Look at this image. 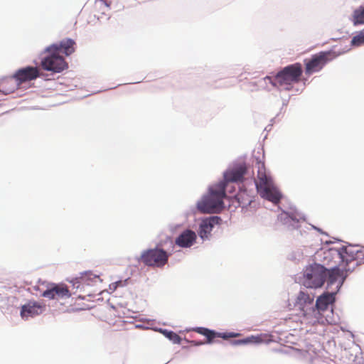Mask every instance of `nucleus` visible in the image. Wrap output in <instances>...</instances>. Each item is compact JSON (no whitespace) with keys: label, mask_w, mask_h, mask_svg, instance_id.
Instances as JSON below:
<instances>
[{"label":"nucleus","mask_w":364,"mask_h":364,"mask_svg":"<svg viewBox=\"0 0 364 364\" xmlns=\"http://www.w3.org/2000/svg\"><path fill=\"white\" fill-rule=\"evenodd\" d=\"M302 75V67L299 63L288 65L272 78L267 77L272 85L281 90H291L294 85L299 82Z\"/></svg>","instance_id":"obj_5"},{"label":"nucleus","mask_w":364,"mask_h":364,"mask_svg":"<svg viewBox=\"0 0 364 364\" xmlns=\"http://www.w3.org/2000/svg\"><path fill=\"white\" fill-rule=\"evenodd\" d=\"M19 87L20 85L14 75L0 79V92L4 95L13 93Z\"/></svg>","instance_id":"obj_16"},{"label":"nucleus","mask_w":364,"mask_h":364,"mask_svg":"<svg viewBox=\"0 0 364 364\" xmlns=\"http://www.w3.org/2000/svg\"><path fill=\"white\" fill-rule=\"evenodd\" d=\"M45 309V304L36 301H29L21 306V316L23 319L33 318L43 314Z\"/></svg>","instance_id":"obj_13"},{"label":"nucleus","mask_w":364,"mask_h":364,"mask_svg":"<svg viewBox=\"0 0 364 364\" xmlns=\"http://www.w3.org/2000/svg\"><path fill=\"white\" fill-rule=\"evenodd\" d=\"M262 342V338L261 336H251L248 337L245 339L242 340H237L232 342L233 345H241V344H246L249 343H259Z\"/></svg>","instance_id":"obj_22"},{"label":"nucleus","mask_w":364,"mask_h":364,"mask_svg":"<svg viewBox=\"0 0 364 364\" xmlns=\"http://www.w3.org/2000/svg\"><path fill=\"white\" fill-rule=\"evenodd\" d=\"M359 259L364 260V251L357 250L351 245L323 251V263L333 267L330 274L331 282L338 278H346L348 273L358 265Z\"/></svg>","instance_id":"obj_1"},{"label":"nucleus","mask_w":364,"mask_h":364,"mask_svg":"<svg viewBox=\"0 0 364 364\" xmlns=\"http://www.w3.org/2000/svg\"><path fill=\"white\" fill-rule=\"evenodd\" d=\"M193 331L196 332L206 338V341H191L194 346H201L205 343H213L215 342V339L217 338H222L223 339H228L230 338L236 337L237 333H218L213 330L208 329L204 327H196L193 328Z\"/></svg>","instance_id":"obj_11"},{"label":"nucleus","mask_w":364,"mask_h":364,"mask_svg":"<svg viewBox=\"0 0 364 364\" xmlns=\"http://www.w3.org/2000/svg\"><path fill=\"white\" fill-rule=\"evenodd\" d=\"M225 197V184L218 183L209 188L208 193L198 203L197 208L202 213H220L224 208Z\"/></svg>","instance_id":"obj_3"},{"label":"nucleus","mask_w":364,"mask_h":364,"mask_svg":"<svg viewBox=\"0 0 364 364\" xmlns=\"http://www.w3.org/2000/svg\"><path fill=\"white\" fill-rule=\"evenodd\" d=\"M164 335L171 341L173 343L180 344L181 342V337L176 333L171 331L165 330L163 331Z\"/></svg>","instance_id":"obj_24"},{"label":"nucleus","mask_w":364,"mask_h":364,"mask_svg":"<svg viewBox=\"0 0 364 364\" xmlns=\"http://www.w3.org/2000/svg\"><path fill=\"white\" fill-rule=\"evenodd\" d=\"M338 56V54L332 50L321 51L313 55L311 58L304 60L306 75H311L319 72L328 62Z\"/></svg>","instance_id":"obj_9"},{"label":"nucleus","mask_w":364,"mask_h":364,"mask_svg":"<svg viewBox=\"0 0 364 364\" xmlns=\"http://www.w3.org/2000/svg\"><path fill=\"white\" fill-rule=\"evenodd\" d=\"M364 44V28L361 30L357 35L353 37L351 45L353 46H360Z\"/></svg>","instance_id":"obj_23"},{"label":"nucleus","mask_w":364,"mask_h":364,"mask_svg":"<svg viewBox=\"0 0 364 364\" xmlns=\"http://www.w3.org/2000/svg\"><path fill=\"white\" fill-rule=\"evenodd\" d=\"M323 252L322 253V262H323ZM333 267L323 263L322 265L307 269L304 275L303 285L306 288L321 287L327 279L328 285H331L338 282V287H341L346 278H338L334 282H331L330 274Z\"/></svg>","instance_id":"obj_4"},{"label":"nucleus","mask_w":364,"mask_h":364,"mask_svg":"<svg viewBox=\"0 0 364 364\" xmlns=\"http://www.w3.org/2000/svg\"><path fill=\"white\" fill-rule=\"evenodd\" d=\"M257 181L256 187L259 195L274 203L281 199V194L274 186L272 178L266 173L264 163L257 161Z\"/></svg>","instance_id":"obj_6"},{"label":"nucleus","mask_w":364,"mask_h":364,"mask_svg":"<svg viewBox=\"0 0 364 364\" xmlns=\"http://www.w3.org/2000/svg\"><path fill=\"white\" fill-rule=\"evenodd\" d=\"M104 3H105V4L107 6H108V7L109 6V4H108L107 1H105Z\"/></svg>","instance_id":"obj_25"},{"label":"nucleus","mask_w":364,"mask_h":364,"mask_svg":"<svg viewBox=\"0 0 364 364\" xmlns=\"http://www.w3.org/2000/svg\"><path fill=\"white\" fill-rule=\"evenodd\" d=\"M196 240V233L190 230L183 231L176 240V244L181 247H189Z\"/></svg>","instance_id":"obj_17"},{"label":"nucleus","mask_w":364,"mask_h":364,"mask_svg":"<svg viewBox=\"0 0 364 364\" xmlns=\"http://www.w3.org/2000/svg\"><path fill=\"white\" fill-rule=\"evenodd\" d=\"M353 23L363 24L364 23V6H360L356 9L353 13Z\"/></svg>","instance_id":"obj_21"},{"label":"nucleus","mask_w":364,"mask_h":364,"mask_svg":"<svg viewBox=\"0 0 364 364\" xmlns=\"http://www.w3.org/2000/svg\"><path fill=\"white\" fill-rule=\"evenodd\" d=\"M335 301L334 294L324 293L318 296L315 306L311 309L312 316L309 321L310 326L317 323L323 325L333 324L336 323L334 318L333 304Z\"/></svg>","instance_id":"obj_2"},{"label":"nucleus","mask_w":364,"mask_h":364,"mask_svg":"<svg viewBox=\"0 0 364 364\" xmlns=\"http://www.w3.org/2000/svg\"><path fill=\"white\" fill-rule=\"evenodd\" d=\"M68 287L64 284H52L42 293V296L49 299H62L70 297Z\"/></svg>","instance_id":"obj_12"},{"label":"nucleus","mask_w":364,"mask_h":364,"mask_svg":"<svg viewBox=\"0 0 364 364\" xmlns=\"http://www.w3.org/2000/svg\"><path fill=\"white\" fill-rule=\"evenodd\" d=\"M169 256L170 254L162 248H150L141 252L138 262L145 266L162 268L168 263Z\"/></svg>","instance_id":"obj_8"},{"label":"nucleus","mask_w":364,"mask_h":364,"mask_svg":"<svg viewBox=\"0 0 364 364\" xmlns=\"http://www.w3.org/2000/svg\"><path fill=\"white\" fill-rule=\"evenodd\" d=\"M45 53L46 55L41 61V66L44 70L59 73L68 68L67 62L57 53L56 47L48 46L46 48Z\"/></svg>","instance_id":"obj_7"},{"label":"nucleus","mask_w":364,"mask_h":364,"mask_svg":"<svg viewBox=\"0 0 364 364\" xmlns=\"http://www.w3.org/2000/svg\"><path fill=\"white\" fill-rule=\"evenodd\" d=\"M75 41L68 38L61 41L59 43L53 44L50 46L56 47L58 53H64L68 56L75 52Z\"/></svg>","instance_id":"obj_19"},{"label":"nucleus","mask_w":364,"mask_h":364,"mask_svg":"<svg viewBox=\"0 0 364 364\" xmlns=\"http://www.w3.org/2000/svg\"><path fill=\"white\" fill-rule=\"evenodd\" d=\"M236 198L240 206L242 208L250 205L252 202V196L246 191H240L237 195Z\"/></svg>","instance_id":"obj_20"},{"label":"nucleus","mask_w":364,"mask_h":364,"mask_svg":"<svg viewBox=\"0 0 364 364\" xmlns=\"http://www.w3.org/2000/svg\"><path fill=\"white\" fill-rule=\"evenodd\" d=\"M221 219L218 216H212L202 220L200 225L199 235L202 239L208 238L215 225L218 224Z\"/></svg>","instance_id":"obj_15"},{"label":"nucleus","mask_w":364,"mask_h":364,"mask_svg":"<svg viewBox=\"0 0 364 364\" xmlns=\"http://www.w3.org/2000/svg\"><path fill=\"white\" fill-rule=\"evenodd\" d=\"M314 296L308 293L300 291L297 295L296 304L299 306L302 314L301 323L309 325V321L312 316L311 309H314Z\"/></svg>","instance_id":"obj_10"},{"label":"nucleus","mask_w":364,"mask_h":364,"mask_svg":"<svg viewBox=\"0 0 364 364\" xmlns=\"http://www.w3.org/2000/svg\"><path fill=\"white\" fill-rule=\"evenodd\" d=\"M14 75L21 86L24 82L38 78L40 76V71L37 67L27 66L17 70Z\"/></svg>","instance_id":"obj_14"},{"label":"nucleus","mask_w":364,"mask_h":364,"mask_svg":"<svg viewBox=\"0 0 364 364\" xmlns=\"http://www.w3.org/2000/svg\"><path fill=\"white\" fill-rule=\"evenodd\" d=\"M245 171L246 168L241 166L237 169L226 172L224 176L225 181L221 183H224L226 188L230 183L241 181L243 179Z\"/></svg>","instance_id":"obj_18"}]
</instances>
